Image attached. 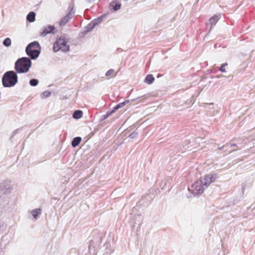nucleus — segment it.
<instances>
[{
    "label": "nucleus",
    "instance_id": "f257e3e1",
    "mask_svg": "<svg viewBox=\"0 0 255 255\" xmlns=\"http://www.w3.org/2000/svg\"><path fill=\"white\" fill-rule=\"evenodd\" d=\"M30 59L26 57L18 58L14 64V69L18 73L27 72L31 67Z\"/></svg>",
    "mask_w": 255,
    "mask_h": 255
},
{
    "label": "nucleus",
    "instance_id": "f03ea898",
    "mask_svg": "<svg viewBox=\"0 0 255 255\" xmlns=\"http://www.w3.org/2000/svg\"><path fill=\"white\" fill-rule=\"evenodd\" d=\"M18 81L16 73L13 71L5 72L2 78V83L4 87L9 88L14 86Z\"/></svg>",
    "mask_w": 255,
    "mask_h": 255
},
{
    "label": "nucleus",
    "instance_id": "7ed1b4c3",
    "mask_svg": "<svg viewBox=\"0 0 255 255\" xmlns=\"http://www.w3.org/2000/svg\"><path fill=\"white\" fill-rule=\"evenodd\" d=\"M69 39L65 35H61L57 39L53 45V50L57 52L59 50L63 52H67L69 50V45L68 44Z\"/></svg>",
    "mask_w": 255,
    "mask_h": 255
},
{
    "label": "nucleus",
    "instance_id": "20e7f679",
    "mask_svg": "<svg viewBox=\"0 0 255 255\" xmlns=\"http://www.w3.org/2000/svg\"><path fill=\"white\" fill-rule=\"evenodd\" d=\"M41 47L37 41H33L30 43L26 47V54L31 59H36L40 53Z\"/></svg>",
    "mask_w": 255,
    "mask_h": 255
},
{
    "label": "nucleus",
    "instance_id": "39448f33",
    "mask_svg": "<svg viewBox=\"0 0 255 255\" xmlns=\"http://www.w3.org/2000/svg\"><path fill=\"white\" fill-rule=\"evenodd\" d=\"M202 183V181H200V180L196 181L191 186L190 188H188V189L195 195L201 194L205 189Z\"/></svg>",
    "mask_w": 255,
    "mask_h": 255
},
{
    "label": "nucleus",
    "instance_id": "423d86ee",
    "mask_svg": "<svg viewBox=\"0 0 255 255\" xmlns=\"http://www.w3.org/2000/svg\"><path fill=\"white\" fill-rule=\"evenodd\" d=\"M217 178V176L214 174H210L205 175L202 179L199 180L202 181V185L204 186L205 188H207L211 183L215 181Z\"/></svg>",
    "mask_w": 255,
    "mask_h": 255
},
{
    "label": "nucleus",
    "instance_id": "0eeeda50",
    "mask_svg": "<svg viewBox=\"0 0 255 255\" xmlns=\"http://www.w3.org/2000/svg\"><path fill=\"white\" fill-rule=\"evenodd\" d=\"M74 13L75 12L73 10V8H72L69 13L61 19L60 21L59 22V25L61 27H62L66 25V24L68 23L73 17Z\"/></svg>",
    "mask_w": 255,
    "mask_h": 255
},
{
    "label": "nucleus",
    "instance_id": "6e6552de",
    "mask_svg": "<svg viewBox=\"0 0 255 255\" xmlns=\"http://www.w3.org/2000/svg\"><path fill=\"white\" fill-rule=\"evenodd\" d=\"M55 30V27L52 25H48L45 26L43 31L40 33V36L42 37L45 36L49 33H54V31Z\"/></svg>",
    "mask_w": 255,
    "mask_h": 255
},
{
    "label": "nucleus",
    "instance_id": "1a4fd4ad",
    "mask_svg": "<svg viewBox=\"0 0 255 255\" xmlns=\"http://www.w3.org/2000/svg\"><path fill=\"white\" fill-rule=\"evenodd\" d=\"M121 4L118 0H113L110 3V8L114 11H117L121 8Z\"/></svg>",
    "mask_w": 255,
    "mask_h": 255
},
{
    "label": "nucleus",
    "instance_id": "9d476101",
    "mask_svg": "<svg viewBox=\"0 0 255 255\" xmlns=\"http://www.w3.org/2000/svg\"><path fill=\"white\" fill-rule=\"evenodd\" d=\"M219 19V16L217 15H215L210 18L209 23L211 24L210 28H211L213 25H215L216 24V23L218 21Z\"/></svg>",
    "mask_w": 255,
    "mask_h": 255
},
{
    "label": "nucleus",
    "instance_id": "9b49d317",
    "mask_svg": "<svg viewBox=\"0 0 255 255\" xmlns=\"http://www.w3.org/2000/svg\"><path fill=\"white\" fill-rule=\"evenodd\" d=\"M26 19L29 22H33L35 20V13L31 11L26 16Z\"/></svg>",
    "mask_w": 255,
    "mask_h": 255
},
{
    "label": "nucleus",
    "instance_id": "f8f14e48",
    "mask_svg": "<svg viewBox=\"0 0 255 255\" xmlns=\"http://www.w3.org/2000/svg\"><path fill=\"white\" fill-rule=\"evenodd\" d=\"M31 214L34 219H37L38 215L41 214V209L40 208L34 209L31 211Z\"/></svg>",
    "mask_w": 255,
    "mask_h": 255
},
{
    "label": "nucleus",
    "instance_id": "ddd939ff",
    "mask_svg": "<svg viewBox=\"0 0 255 255\" xmlns=\"http://www.w3.org/2000/svg\"><path fill=\"white\" fill-rule=\"evenodd\" d=\"M154 78L153 77V75L151 74H149L146 76L144 82L148 84H151L154 82Z\"/></svg>",
    "mask_w": 255,
    "mask_h": 255
},
{
    "label": "nucleus",
    "instance_id": "4468645a",
    "mask_svg": "<svg viewBox=\"0 0 255 255\" xmlns=\"http://www.w3.org/2000/svg\"><path fill=\"white\" fill-rule=\"evenodd\" d=\"M130 102L129 100H126L123 102H122L118 105H117L113 109V110H114V112L118 110V109L123 107L124 106H125L127 104H128Z\"/></svg>",
    "mask_w": 255,
    "mask_h": 255
},
{
    "label": "nucleus",
    "instance_id": "2eb2a0df",
    "mask_svg": "<svg viewBox=\"0 0 255 255\" xmlns=\"http://www.w3.org/2000/svg\"><path fill=\"white\" fill-rule=\"evenodd\" d=\"M103 17H104V16L102 15L97 18L94 19V20H93L91 21V22L92 23H93V25H94L95 26H96V25H97L98 24H99L102 22V21L103 20Z\"/></svg>",
    "mask_w": 255,
    "mask_h": 255
},
{
    "label": "nucleus",
    "instance_id": "dca6fc26",
    "mask_svg": "<svg viewBox=\"0 0 255 255\" xmlns=\"http://www.w3.org/2000/svg\"><path fill=\"white\" fill-rule=\"evenodd\" d=\"M81 141V138L80 137H74L72 141V145L75 147L77 146Z\"/></svg>",
    "mask_w": 255,
    "mask_h": 255
},
{
    "label": "nucleus",
    "instance_id": "f3484780",
    "mask_svg": "<svg viewBox=\"0 0 255 255\" xmlns=\"http://www.w3.org/2000/svg\"><path fill=\"white\" fill-rule=\"evenodd\" d=\"M83 113L81 111L77 110L74 112L73 114V118L75 119H79L82 117Z\"/></svg>",
    "mask_w": 255,
    "mask_h": 255
},
{
    "label": "nucleus",
    "instance_id": "a211bd4d",
    "mask_svg": "<svg viewBox=\"0 0 255 255\" xmlns=\"http://www.w3.org/2000/svg\"><path fill=\"white\" fill-rule=\"evenodd\" d=\"M93 23H92L91 22L89 23L87 26L85 28V30L84 31V32L85 33H88V32L91 31L94 28V27H95L94 25H93Z\"/></svg>",
    "mask_w": 255,
    "mask_h": 255
},
{
    "label": "nucleus",
    "instance_id": "6ab92c4d",
    "mask_svg": "<svg viewBox=\"0 0 255 255\" xmlns=\"http://www.w3.org/2000/svg\"><path fill=\"white\" fill-rule=\"evenodd\" d=\"M114 110H112V111H108L107 113L103 115L101 117V120L103 121L108 118L110 116H111L113 113H114Z\"/></svg>",
    "mask_w": 255,
    "mask_h": 255
},
{
    "label": "nucleus",
    "instance_id": "aec40b11",
    "mask_svg": "<svg viewBox=\"0 0 255 255\" xmlns=\"http://www.w3.org/2000/svg\"><path fill=\"white\" fill-rule=\"evenodd\" d=\"M51 92L48 91L43 92L41 95V97L42 99L47 98L51 95Z\"/></svg>",
    "mask_w": 255,
    "mask_h": 255
},
{
    "label": "nucleus",
    "instance_id": "412c9836",
    "mask_svg": "<svg viewBox=\"0 0 255 255\" xmlns=\"http://www.w3.org/2000/svg\"><path fill=\"white\" fill-rule=\"evenodd\" d=\"M11 39L9 38H5L3 41V44L6 47L9 46L11 45Z\"/></svg>",
    "mask_w": 255,
    "mask_h": 255
},
{
    "label": "nucleus",
    "instance_id": "4be33fe9",
    "mask_svg": "<svg viewBox=\"0 0 255 255\" xmlns=\"http://www.w3.org/2000/svg\"><path fill=\"white\" fill-rule=\"evenodd\" d=\"M39 81L37 79H32L29 81V84L31 86H36L38 84Z\"/></svg>",
    "mask_w": 255,
    "mask_h": 255
},
{
    "label": "nucleus",
    "instance_id": "5701e85b",
    "mask_svg": "<svg viewBox=\"0 0 255 255\" xmlns=\"http://www.w3.org/2000/svg\"><path fill=\"white\" fill-rule=\"evenodd\" d=\"M228 65V64L227 63H223L221 66L220 67V70L223 73H225L226 72L225 67Z\"/></svg>",
    "mask_w": 255,
    "mask_h": 255
},
{
    "label": "nucleus",
    "instance_id": "b1692460",
    "mask_svg": "<svg viewBox=\"0 0 255 255\" xmlns=\"http://www.w3.org/2000/svg\"><path fill=\"white\" fill-rule=\"evenodd\" d=\"M137 133L135 131H133L129 134V137L130 138H134L137 136Z\"/></svg>",
    "mask_w": 255,
    "mask_h": 255
},
{
    "label": "nucleus",
    "instance_id": "393cba45",
    "mask_svg": "<svg viewBox=\"0 0 255 255\" xmlns=\"http://www.w3.org/2000/svg\"><path fill=\"white\" fill-rule=\"evenodd\" d=\"M114 72V70L113 69H110L109 70H108L106 73V76H109L110 75H111V74H112Z\"/></svg>",
    "mask_w": 255,
    "mask_h": 255
},
{
    "label": "nucleus",
    "instance_id": "a878e982",
    "mask_svg": "<svg viewBox=\"0 0 255 255\" xmlns=\"http://www.w3.org/2000/svg\"><path fill=\"white\" fill-rule=\"evenodd\" d=\"M87 1H88V2H93L95 0H86Z\"/></svg>",
    "mask_w": 255,
    "mask_h": 255
},
{
    "label": "nucleus",
    "instance_id": "bb28decb",
    "mask_svg": "<svg viewBox=\"0 0 255 255\" xmlns=\"http://www.w3.org/2000/svg\"><path fill=\"white\" fill-rule=\"evenodd\" d=\"M236 146H237V145L236 144H235V143L234 144H232L231 145V147Z\"/></svg>",
    "mask_w": 255,
    "mask_h": 255
},
{
    "label": "nucleus",
    "instance_id": "cd10ccee",
    "mask_svg": "<svg viewBox=\"0 0 255 255\" xmlns=\"http://www.w3.org/2000/svg\"><path fill=\"white\" fill-rule=\"evenodd\" d=\"M223 77V75H218V76H217V77L218 78H221V77Z\"/></svg>",
    "mask_w": 255,
    "mask_h": 255
},
{
    "label": "nucleus",
    "instance_id": "c85d7f7f",
    "mask_svg": "<svg viewBox=\"0 0 255 255\" xmlns=\"http://www.w3.org/2000/svg\"><path fill=\"white\" fill-rule=\"evenodd\" d=\"M224 147H225V146H223L222 147H221L219 148V149L220 150H221V149H222V148H224Z\"/></svg>",
    "mask_w": 255,
    "mask_h": 255
},
{
    "label": "nucleus",
    "instance_id": "c756f323",
    "mask_svg": "<svg viewBox=\"0 0 255 255\" xmlns=\"http://www.w3.org/2000/svg\"><path fill=\"white\" fill-rule=\"evenodd\" d=\"M242 147V146H240V147H238V148H239V149H241Z\"/></svg>",
    "mask_w": 255,
    "mask_h": 255
},
{
    "label": "nucleus",
    "instance_id": "7c9ffc66",
    "mask_svg": "<svg viewBox=\"0 0 255 255\" xmlns=\"http://www.w3.org/2000/svg\"><path fill=\"white\" fill-rule=\"evenodd\" d=\"M135 99L131 100V102H133V101H135Z\"/></svg>",
    "mask_w": 255,
    "mask_h": 255
}]
</instances>
